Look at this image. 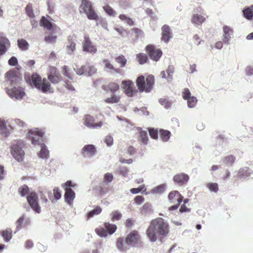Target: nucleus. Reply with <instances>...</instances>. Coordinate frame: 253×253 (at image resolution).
<instances>
[{"mask_svg": "<svg viewBox=\"0 0 253 253\" xmlns=\"http://www.w3.org/2000/svg\"><path fill=\"white\" fill-rule=\"evenodd\" d=\"M136 58L137 62L141 65L147 63L149 60L148 56L144 53H139L137 54Z\"/></svg>", "mask_w": 253, "mask_h": 253, "instance_id": "c85d7f7f", "label": "nucleus"}, {"mask_svg": "<svg viewBox=\"0 0 253 253\" xmlns=\"http://www.w3.org/2000/svg\"><path fill=\"white\" fill-rule=\"evenodd\" d=\"M116 61L121 65V67H124L126 63V59L123 55H120L116 57Z\"/></svg>", "mask_w": 253, "mask_h": 253, "instance_id": "c03bdc74", "label": "nucleus"}, {"mask_svg": "<svg viewBox=\"0 0 253 253\" xmlns=\"http://www.w3.org/2000/svg\"><path fill=\"white\" fill-rule=\"evenodd\" d=\"M27 200L33 210L38 213L41 212V207L38 204V197L36 192H31L27 197Z\"/></svg>", "mask_w": 253, "mask_h": 253, "instance_id": "9d476101", "label": "nucleus"}, {"mask_svg": "<svg viewBox=\"0 0 253 253\" xmlns=\"http://www.w3.org/2000/svg\"><path fill=\"white\" fill-rule=\"evenodd\" d=\"M17 44L19 48L22 50H27L29 46L28 42L24 39L17 40Z\"/></svg>", "mask_w": 253, "mask_h": 253, "instance_id": "2f4dec72", "label": "nucleus"}, {"mask_svg": "<svg viewBox=\"0 0 253 253\" xmlns=\"http://www.w3.org/2000/svg\"><path fill=\"white\" fill-rule=\"evenodd\" d=\"M173 73V68L172 67L169 66L166 71H163L161 73V76L163 78H166L168 81L172 80V74Z\"/></svg>", "mask_w": 253, "mask_h": 253, "instance_id": "a878e982", "label": "nucleus"}, {"mask_svg": "<svg viewBox=\"0 0 253 253\" xmlns=\"http://www.w3.org/2000/svg\"><path fill=\"white\" fill-rule=\"evenodd\" d=\"M206 20V18L203 16L197 14H194L192 17L191 21L193 23L201 25Z\"/></svg>", "mask_w": 253, "mask_h": 253, "instance_id": "bb28decb", "label": "nucleus"}, {"mask_svg": "<svg viewBox=\"0 0 253 253\" xmlns=\"http://www.w3.org/2000/svg\"><path fill=\"white\" fill-rule=\"evenodd\" d=\"M53 191L55 199L57 200L60 199V198L61 197V194L59 190V188L58 187H55L54 188Z\"/></svg>", "mask_w": 253, "mask_h": 253, "instance_id": "5fc2aeb1", "label": "nucleus"}, {"mask_svg": "<svg viewBox=\"0 0 253 253\" xmlns=\"http://www.w3.org/2000/svg\"><path fill=\"white\" fill-rule=\"evenodd\" d=\"M40 25L49 31L53 30V24L44 16L42 17L40 21Z\"/></svg>", "mask_w": 253, "mask_h": 253, "instance_id": "5701e85b", "label": "nucleus"}, {"mask_svg": "<svg viewBox=\"0 0 253 253\" xmlns=\"http://www.w3.org/2000/svg\"><path fill=\"white\" fill-rule=\"evenodd\" d=\"M10 43L8 39L0 33V55L3 54L10 46Z\"/></svg>", "mask_w": 253, "mask_h": 253, "instance_id": "6ab92c4d", "label": "nucleus"}, {"mask_svg": "<svg viewBox=\"0 0 253 253\" xmlns=\"http://www.w3.org/2000/svg\"><path fill=\"white\" fill-rule=\"evenodd\" d=\"M133 220L131 218L127 219L125 222L126 226L130 228L133 225Z\"/></svg>", "mask_w": 253, "mask_h": 253, "instance_id": "69168bd1", "label": "nucleus"}, {"mask_svg": "<svg viewBox=\"0 0 253 253\" xmlns=\"http://www.w3.org/2000/svg\"><path fill=\"white\" fill-rule=\"evenodd\" d=\"M169 232V223L162 217L152 220L146 231V234L151 242H155L158 237H166Z\"/></svg>", "mask_w": 253, "mask_h": 253, "instance_id": "f03ea898", "label": "nucleus"}, {"mask_svg": "<svg viewBox=\"0 0 253 253\" xmlns=\"http://www.w3.org/2000/svg\"><path fill=\"white\" fill-rule=\"evenodd\" d=\"M25 246L27 249H30L32 248L33 247V243L32 241L31 240H27L25 242Z\"/></svg>", "mask_w": 253, "mask_h": 253, "instance_id": "774afa93", "label": "nucleus"}, {"mask_svg": "<svg viewBox=\"0 0 253 253\" xmlns=\"http://www.w3.org/2000/svg\"><path fill=\"white\" fill-rule=\"evenodd\" d=\"M102 88L106 91H110L112 94L111 95L106 98L104 102L108 104L118 103L120 102L121 96L119 94L115 93L116 92L120 90L119 84L115 82H110L107 84L103 85Z\"/></svg>", "mask_w": 253, "mask_h": 253, "instance_id": "39448f33", "label": "nucleus"}, {"mask_svg": "<svg viewBox=\"0 0 253 253\" xmlns=\"http://www.w3.org/2000/svg\"><path fill=\"white\" fill-rule=\"evenodd\" d=\"M25 10L27 15L31 18H34L35 17L34 14L33 9V5L31 3H29L26 6L25 8Z\"/></svg>", "mask_w": 253, "mask_h": 253, "instance_id": "f704fd0d", "label": "nucleus"}, {"mask_svg": "<svg viewBox=\"0 0 253 253\" xmlns=\"http://www.w3.org/2000/svg\"><path fill=\"white\" fill-rule=\"evenodd\" d=\"M65 200L66 202L69 205L72 204L74 199L75 197V193L74 191L69 188H65Z\"/></svg>", "mask_w": 253, "mask_h": 253, "instance_id": "4be33fe9", "label": "nucleus"}, {"mask_svg": "<svg viewBox=\"0 0 253 253\" xmlns=\"http://www.w3.org/2000/svg\"><path fill=\"white\" fill-rule=\"evenodd\" d=\"M129 247L141 248L143 246L141 237L138 231L133 230L127 235L124 241L122 237H119L116 241L117 248L122 252H126Z\"/></svg>", "mask_w": 253, "mask_h": 253, "instance_id": "7ed1b4c3", "label": "nucleus"}, {"mask_svg": "<svg viewBox=\"0 0 253 253\" xmlns=\"http://www.w3.org/2000/svg\"><path fill=\"white\" fill-rule=\"evenodd\" d=\"M104 227H99L95 229L96 233L101 237H105L108 234L112 235L116 231L117 227L115 224L105 222Z\"/></svg>", "mask_w": 253, "mask_h": 253, "instance_id": "6e6552de", "label": "nucleus"}, {"mask_svg": "<svg viewBox=\"0 0 253 253\" xmlns=\"http://www.w3.org/2000/svg\"><path fill=\"white\" fill-rule=\"evenodd\" d=\"M120 20L124 21L127 25L132 26L134 24V22L132 19L127 17L125 14H120L119 16Z\"/></svg>", "mask_w": 253, "mask_h": 253, "instance_id": "4c0bfd02", "label": "nucleus"}, {"mask_svg": "<svg viewBox=\"0 0 253 253\" xmlns=\"http://www.w3.org/2000/svg\"><path fill=\"white\" fill-rule=\"evenodd\" d=\"M25 218L24 216L20 217L16 221L17 228L20 229L22 227V225L23 223Z\"/></svg>", "mask_w": 253, "mask_h": 253, "instance_id": "052dcab7", "label": "nucleus"}, {"mask_svg": "<svg viewBox=\"0 0 253 253\" xmlns=\"http://www.w3.org/2000/svg\"><path fill=\"white\" fill-rule=\"evenodd\" d=\"M57 36L52 34H49L48 36H45L44 40L47 43H53L56 42Z\"/></svg>", "mask_w": 253, "mask_h": 253, "instance_id": "ea45409f", "label": "nucleus"}, {"mask_svg": "<svg viewBox=\"0 0 253 253\" xmlns=\"http://www.w3.org/2000/svg\"><path fill=\"white\" fill-rule=\"evenodd\" d=\"M144 185L140 186V187H139L138 188H133L130 189V191L132 194H137V193H139L140 192H141V191H142L143 189H144Z\"/></svg>", "mask_w": 253, "mask_h": 253, "instance_id": "4d7b16f0", "label": "nucleus"}, {"mask_svg": "<svg viewBox=\"0 0 253 253\" xmlns=\"http://www.w3.org/2000/svg\"><path fill=\"white\" fill-rule=\"evenodd\" d=\"M125 93L128 97L134 95L135 90L133 88V84L131 81L128 80L122 82Z\"/></svg>", "mask_w": 253, "mask_h": 253, "instance_id": "a211bd4d", "label": "nucleus"}, {"mask_svg": "<svg viewBox=\"0 0 253 253\" xmlns=\"http://www.w3.org/2000/svg\"><path fill=\"white\" fill-rule=\"evenodd\" d=\"M243 13L245 18L251 20L253 17V4L243 10Z\"/></svg>", "mask_w": 253, "mask_h": 253, "instance_id": "c756f323", "label": "nucleus"}, {"mask_svg": "<svg viewBox=\"0 0 253 253\" xmlns=\"http://www.w3.org/2000/svg\"><path fill=\"white\" fill-rule=\"evenodd\" d=\"M136 84L139 92H149L153 88L155 78L152 75L146 77L142 75L139 76L136 80Z\"/></svg>", "mask_w": 253, "mask_h": 253, "instance_id": "20e7f679", "label": "nucleus"}, {"mask_svg": "<svg viewBox=\"0 0 253 253\" xmlns=\"http://www.w3.org/2000/svg\"><path fill=\"white\" fill-rule=\"evenodd\" d=\"M62 74L67 77L68 78L72 80V76L71 73L69 72V70L68 68V67L66 66H64L62 67V70H61Z\"/></svg>", "mask_w": 253, "mask_h": 253, "instance_id": "49530a36", "label": "nucleus"}, {"mask_svg": "<svg viewBox=\"0 0 253 253\" xmlns=\"http://www.w3.org/2000/svg\"><path fill=\"white\" fill-rule=\"evenodd\" d=\"M111 220L113 221L119 220L122 217V213L118 211H114L111 213Z\"/></svg>", "mask_w": 253, "mask_h": 253, "instance_id": "79ce46f5", "label": "nucleus"}, {"mask_svg": "<svg viewBox=\"0 0 253 253\" xmlns=\"http://www.w3.org/2000/svg\"><path fill=\"white\" fill-rule=\"evenodd\" d=\"M27 83L34 85L37 89L46 93L53 91L51 84H56L61 81V76L56 67L49 66L47 79L42 77L38 74H33L31 77H26Z\"/></svg>", "mask_w": 253, "mask_h": 253, "instance_id": "f257e3e1", "label": "nucleus"}, {"mask_svg": "<svg viewBox=\"0 0 253 253\" xmlns=\"http://www.w3.org/2000/svg\"><path fill=\"white\" fill-rule=\"evenodd\" d=\"M206 186L211 191L217 192L218 191V185L216 183H208Z\"/></svg>", "mask_w": 253, "mask_h": 253, "instance_id": "a19ab883", "label": "nucleus"}, {"mask_svg": "<svg viewBox=\"0 0 253 253\" xmlns=\"http://www.w3.org/2000/svg\"><path fill=\"white\" fill-rule=\"evenodd\" d=\"M103 63L105 65V67L110 70H114L115 72H118L119 70L115 69L114 66L109 62L108 60L104 59L103 60Z\"/></svg>", "mask_w": 253, "mask_h": 253, "instance_id": "3c124183", "label": "nucleus"}, {"mask_svg": "<svg viewBox=\"0 0 253 253\" xmlns=\"http://www.w3.org/2000/svg\"><path fill=\"white\" fill-rule=\"evenodd\" d=\"M145 50L150 58L155 61H158L163 54V52L160 49L156 48L152 44L147 45L145 47Z\"/></svg>", "mask_w": 253, "mask_h": 253, "instance_id": "1a4fd4ad", "label": "nucleus"}, {"mask_svg": "<svg viewBox=\"0 0 253 253\" xmlns=\"http://www.w3.org/2000/svg\"><path fill=\"white\" fill-rule=\"evenodd\" d=\"M168 199L171 203H175L176 202L178 204H180L183 200V196L178 191L175 190L169 193Z\"/></svg>", "mask_w": 253, "mask_h": 253, "instance_id": "aec40b11", "label": "nucleus"}, {"mask_svg": "<svg viewBox=\"0 0 253 253\" xmlns=\"http://www.w3.org/2000/svg\"><path fill=\"white\" fill-rule=\"evenodd\" d=\"M103 9L110 16H115V12L114 11L113 9L109 5H107L106 6H103Z\"/></svg>", "mask_w": 253, "mask_h": 253, "instance_id": "de8ad7c7", "label": "nucleus"}, {"mask_svg": "<svg viewBox=\"0 0 253 253\" xmlns=\"http://www.w3.org/2000/svg\"><path fill=\"white\" fill-rule=\"evenodd\" d=\"M65 87L70 91H75L74 87L71 84V83L69 81H66L65 82Z\"/></svg>", "mask_w": 253, "mask_h": 253, "instance_id": "680f3d73", "label": "nucleus"}, {"mask_svg": "<svg viewBox=\"0 0 253 253\" xmlns=\"http://www.w3.org/2000/svg\"><path fill=\"white\" fill-rule=\"evenodd\" d=\"M20 80V78L17 75L16 72L14 70L8 71L5 74V81L9 82L10 84H17Z\"/></svg>", "mask_w": 253, "mask_h": 253, "instance_id": "2eb2a0df", "label": "nucleus"}, {"mask_svg": "<svg viewBox=\"0 0 253 253\" xmlns=\"http://www.w3.org/2000/svg\"><path fill=\"white\" fill-rule=\"evenodd\" d=\"M105 143L108 146H111L113 144V138L110 135H107L104 139Z\"/></svg>", "mask_w": 253, "mask_h": 253, "instance_id": "864d4df0", "label": "nucleus"}, {"mask_svg": "<svg viewBox=\"0 0 253 253\" xmlns=\"http://www.w3.org/2000/svg\"><path fill=\"white\" fill-rule=\"evenodd\" d=\"M6 92L11 98L16 99H21L25 95L24 89L19 86H14L11 89L6 88Z\"/></svg>", "mask_w": 253, "mask_h": 253, "instance_id": "9b49d317", "label": "nucleus"}, {"mask_svg": "<svg viewBox=\"0 0 253 253\" xmlns=\"http://www.w3.org/2000/svg\"><path fill=\"white\" fill-rule=\"evenodd\" d=\"M18 192L22 197H24L29 192V188L27 185H23L18 189Z\"/></svg>", "mask_w": 253, "mask_h": 253, "instance_id": "e433bc0d", "label": "nucleus"}, {"mask_svg": "<svg viewBox=\"0 0 253 253\" xmlns=\"http://www.w3.org/2000/svg\"><path fill=\"white\" fill-rule=\"evenodd\" d=\"M159 102L166 108H168L171 106V102L166 98H160L159 99Z\"/></svg>", "mask_w": 253, "mask_h": 253, "instance_id": "8fccbe9b", "label": "nucleus"}, {"mask_svg": "<svg viewBox=\"0 0 253 253\" xmlns=\"http://www.w3.org/2000/svg\"><path fill=\"white\" fill-rule=\"evenodd\" d=\"M132 31L134 32L135 37L136 38H138V37L141 35L143 34V31L139 28H134L131 29Z\"/></svg>", "mask_w": 253, "mask_h": 253, "instance_id": "6e6d98bb", "label": "nucleus"}, {"mask_svg": "<svg viewBox=\"0 0 253 253\" xmlns=\"http://www.w3.org/2000/svg\"><path fill=\"white\" fill-rule=\"evenodd\" d=\"M134 201L137 204H141L144 201V198L142 196H137L134 198Z\"/></svg>", "mask_w": 253, "mask_h": 253, "instance_id": "bf43d9fd", "label": "nucleus"}, {"mask_svg": "<svg viewBox=\"0 0 253 253\" xmlns=\"http://www.w3.org/2000/svg\"><path fill=\"white\" fill-rule=\"evenodd\" d=\"M113 179V175L111 173H107L104 176V182L105 183L111 182Z\"/></svg>", "mask_w": 253, "mask_h": 253, "instance_id": "603ef678", "label": "nucleus"}, {"mask_svg": "<svg viewBox=\"0 0 253 253\" xmlns=\"http://www.w3.org/2000/svg\"><path fill=\"white\" fill-rule=\"evenodd\" d=\"M6 172L4 170V167L0 165V180L4 178Z\"/></svg>", "mask_w": 253, "mask_h": 253, "instance_id": "e2e57ef3", "label": "nucleus"}, {"mask_svg": "<svg viewBox=\"0 0 253 253\" xmlns=\"http://www.w3.org/2000/svg\"><path fill=\"white\" fill-rule=\"evenodd\" d=\"M182 95L183 98L186 100L192 96L191 95V92L188 88H185L183 89Z\"/></svg>", "mask_w": 253, "mask_h": 253, "instance_id": "09e8293b", "label": "nucleus"}, {"mask_svg": "<svg viewBox=\"0 0 253 253\" xmlns=\"http://www.w3.org/2000/svg\"><path fill=\"white\" fill-rule=\"evenodd\" d=\"M83 50L84 51L94 54L97 51L96 46L92 43L89 37L87 35L84 37V41L82 42Z\"/></svg>", "mask_w": 253, "mask_h": 253, "instance_id": "ddd939ff", "label": "nucleus"}, {"mask_svg": "<svg viewBox=\"0 0 253 253\" xmlns=\"http://www.w3.org/2000/svg\"><path fill=\"white\" fill-rule=\"evenodd\" d=\"M138 140L140 142L141 144L147 145L149 141V138L147 133L146 131L141 130L139 132V136Z\"/></svg>", "mask_w": 253, "mask_h": 253, "instance_id": "b1692460", "label": "nucleus"}, {"mask_svg": "<svg viewBox=\"0 0 253 253\" xmlns=\"http://www.w3.org/2000/svg\"><path fill=\"white\" fill-rule=\"evenodd\" d=\"M102 211V209L99 206L96 207L93 210L88 212L87 217L89 219L93 216L100 214Z\"/></svg>", "mask_w": 253, "mask_h": 253, "instance_id": "473e14b6", "label": "nucleus"}, {"mask_svg": "<svg viewBox=\"0 0 253 253\" xmlns=\"http://www.w3.org/2000/svg\"><path fill=\"white\" fill-rule=\"evenodd\" d=\"M48 155V151L45 147V145L44 144L41 145V150L39 154V156L42 158H46Z\"/></svg>", "mask_w": 253, "mask_h": 253, "instance_id": "58836bf2", "label": "nucleus"}, {"mask_svg": "<svg viewBox=\"0 0 253 253\" xmlns=\"http://www.w3.org/2000/svg\"><path fill=\"white\" fill-rule=\"evenodd\" d=\"M68 44L66 46V50L68 54H72L76 50V43L71 36L68 38Z\"/></svg>", "mask_w": 253, "mask_h": 253, "instance_id": "393cba45", "label": "nucleus"}, {"mask_svg": "<svg viewBox=\"0 0 253 253\" xmlns=\"http://www.w3.org/2000/svg\"><path fill=\"white\" fill-rule=\"evenodd\" d=\"M149 135L151 138L154 139H157L158 138V131L157 129L154 128H150L148 129Z\"/></svg>", "mask_w": 253, "mask_h": 253, "instance_id": "a18cd8bd", "label": "nucleus"}, {"mask_svg": "<svg viewBox=\"0 0 253 253\" xmlns=\"http://www.w3.org/2000/svg\"><path fill=\"white\" fill-rule=\"evenodd\" d=\"M1 233L2 237L5 241L8 242L11 239L12 230L10 229L3 230Z\"/></svg>", "mask_w": 253, "mask_h": 253, "instance_id": "72a5a7b5", "label": "nucleus"}, {"mask_svg": "<svg viewBox=\"0 0 253 253\" xmlns=\"http://www.w3.org/2000/svg\"><path fill=\"white\" fill-rule=\"evenodd\" d=\"M165 188L164 185H161L156 187L154 190L156 193H162L164 192Z\"/></svg>", "mask_w": 253, "mask_h": 253, "instance_id": "13d9d810", "label": "nucleus"}, {"mask_svg": "<svg viewBox=\"0 0 253 253\" xmlns=\"http://www.w3.org/2000/svg\"><path fill=\"white\" fill-rule=\"evenodd\" d=\"M189 180V175L183 172L177 173L173 177V181L179 186L186 185L188 183Z\"/></svg>", "mask_w": 253, "mask_h": 253, "instance_id": "4468645a", "label": "nucleus"}, {"mask_svg": "<svg viewBox=\"0 0 253 253\" xmlns=\"http://www.w3.org/2000/svg\"><path fill=\"white\" fill-rule=\"evenodd\" d=\"M223 29L224 31L223 41L224 42H228L231 38L230 36L233 33V30L227 26H224L223 27Z\"/></svg>", "mask_w": 253, "mask_h": 253, "instance_id": "cd10ccee", "label": "nucleus"}, {"mask_svg": "<svg viewBox=\"0 0 253 253\" xmlns=\"http://www.w3.org/2000/svg\"><path fill=\"white\" fill-rule=\"evenodd\" d=\"M96 153L95 147L92 144L84 145L82 149L81 154L84 157H91Z\"/></svg>", "mask_w": 253, "mask_h": 253, "instance_id": "f3484780", "label": "nucleus"}, {"mask_svg": "<svg viewBox=\"0 0 253 253\" xmlns=\"http://www.w3.org/2000/svg\"><path fill=\"white\" fill-rule=\"evenodd\" d=\"M25 147V142L22 140L14 141L10 147V153L12 157L18 162L23 161L25 157L24 149Z\"/></svg>", "mask_w": 253, "mask_h": 253, "instance_id": "423d86ee", "label": "nucleus"}, {"mask_svg": "<svg viewBox=\"0 0 253 253\" xmlns=\"http://www.w3.org/2000/svg\"><path fill=\"white\" fill-rule=\"evenodd\" d=\"M160 138L163 141L166 142L168 141L170 136V132L169 131L160 129L159 130Z\"/></svg>", "mask_w": 253, "mask_h": 253, "instance_id": "7c9ffc66", "label": "nucleus"}, {"mask_svg": "<svg viewBox=\"0 0 253 253\" xmlns=\"http://www.w3.org/2000/svg\"><path fill=\"white\" fill-rule=\"evenodd\" d=\"M83 121L84 125L89 128H101L103 125V123L101 121L95 123L94 118L89 114L84 115L83 118Z\"/></svg>", "mask_w": 253, "mask_h": 253, "instance_id": "f8f14e48", "label": "nucleus"}, {"mask_svg": "<svg viewBox=\"0 0 253 253\" xmlns=\"http://www.w3.org/2000/svg\"><path fill=\"white\" fill-rule=\"evenodd\" d=\"M17 63V60L16 57H12L8 60V64L11 66H15Z\"/></svg>", "mask_w": 253, "mask_h": 253, "instance_id": "0e129e2a", "label": "nucleus"}, {"mask_svg": "<svg viewBox=\"0 0 253 253\" xmlns=\"http://www.w3.org/2000/svg\"><path fill=\"white\" fill-rule=\"evenodd\" d=\"M161 40L167 43L172 38V33L170 27L167 25H164L162 28Z\"/></svg>", "mask_w": 253, "mask_h": 253, "instance_id": "412c9836", "label": "nucleus"}, {"mask_svg": "<svg viewBox=\"0 0 253 253\" xmlns=\"http://www.w3.org/2000/svg\"><path fill=\"white\" fill-rule=\"evenodd\" d=\"M236 160V157L233 155H229L225 157L223 161L225 164L232 165Z\"/></svg>", "mask_w": 253, "mask_h": 253, "instance_id": "c9c22d12", "label": "nucleus"}, {"mask_svg": "<svg viewBox=\"0 0 253 253\" xmlns=\"http://www.w3.org/2000/svg\"><path fill=\"white\" fill-rule=\"evenodd\" d=\"M127 152L130 155H133L135 152V149L132 146H129L127 148Z\"/></svg>", "mask_w": 253, "mask_h": 253, "instance_id": "338daca9", "label": "nucleus"}, {"mask_svg": "<svg viewBox=\"0 0 253 253\" xmlns=\"http://www.w3.org/2000/svg\"><path fill=\"white\" fill-rule=\"evenodd\" d=\"M29 137L33 144H39L43 136V133L39 130H30L28 132Z\"/></svg>", "mask_w": 253, "mask_h": 253, "instance_id": "dca6fc26", "label": "nucleus"}, {"mask_svg": "<svg viewBox=\"0 0 253 253\" xmlns=\"http://www.w3.org/2000/svg\"><path fill=\"white\" fill-rule=\"evenodd\" d=\"M79 10L81 14H85L89 20H97L98 18L92 2L89 0H82Z\"/></svg>", "mask_w": 253, "mask_h": 253, "instance_id": "0eeeda50", "label": "nucleus"}, {"mask_svg": "<svg viewBox=\"0 0 253 253\" xmlns=\"http://www.w3.org/2000/svg\"><path fill=\"white\" fill-rule=\"evenodd\" d=\"M187 105L189 108H193L194 107L197 103V99L196 97L192 96L191 97H190L189 99L187 100Z\"/></svg>", "mask_w": 253, "mask_h": 253, "instance_id": "37998d69", "label": "nucleus"}]
</instances>
